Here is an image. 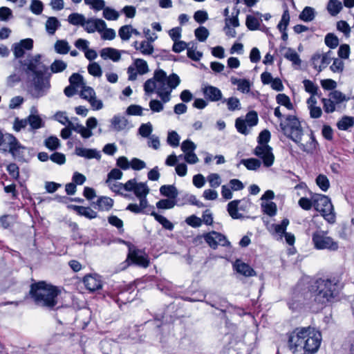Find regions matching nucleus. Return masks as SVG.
<instances>
[{
  "label": "nucleus",
  "instance_id": "obj_4",
  "mask_svg": "<svg viewBox=\"0 0 354 354\" xmlns=\"http://www.w3.org/2000/svg\"><path fill=\"white\" fill-rule=\"evenodd\" d=\"M59 290L57 288L44 281H39L31 285L30 295L35 304L53 308L57 304V296Z\"/></svg>",
  "mask_w": 354,
  "mask_h": 354
},
{
  "label": "nucleus",
  "instance_id": "obj_19",
  "mask_svg": "<svg viewBox=\"0 0 354 354\" xmlns=\"http://www.w3.org/2000/svg\"><path fill=\"white\" fill-rule=\"evenodd\" d=\"M75 151V154L80 157H84L87 159L96 158L97 160L101 158L100 152L97 149L76 147Z\"/></svg>",
  "mask_w": 354,
  "mask_h": 354
},
{
  "label": "nucleus",
  "instance_id": "obj_61",
  "mask_svg": "<svg viewBox=\"0 0 354 354\" xmlns=\"http://www.w3.org/2000/svg\"><path fill=\"white\" fill-rule=\"evenodd\" d=\"M139 133L144 138H149L153 131V127L150 122L142 124L138 129Z\"/></svg>",
  "mask_w": 354,
  "mask_h": 354
},
{
  "label": "nucleus",
  "instance_id": "obj_50",
  "mask_svg": "<svg viewBox=\"0 0 354 354\" xmlns=\"http://www.w3.org/2000/svg\"><path fill=\"white\" fill-rule=\"evenodd\" d=\"M316 183L324 192H326L330 187L329 180L327 176L324 174H319L316 178Z\"/></svg>",
  "mask_w": 354,
  "mask_h": 354
},
{
  "label": "nucleus",
  "instance_id": "obj_34",
  "mask_svg": "<svg viewBox=\"0 0 354 354\" xmlns=\"http://www.w3.org/2000/svg\"><path fill=\"white\" fill-rule=\"evenodd\" d=\"M284 57L292 62L293 64L299 66L301 59L297 53L292 48H288L283 55Z\"/></svg>",
  "mask_w": 354,
  "mask_h": 354
},
{
  "label": "nucleus",
  "instance_id": "obj_37",
  "mask_svg": "<svg viewBox=\"0 0 354 354\" xmlns=\"http://www.w3.org/2000/svg\"><path fill=\"white\" fill-rule=\"evenodd\" d=\"M151 215L153 216L155 219L160 223L164 228L169 230H172L174 227L173 223L170 222L167 218L162 215H159L156 214L155 212L152 211Z\"/></svg>",
  "mask_w": 354,
  "mask_h": 354
},
{
  "label": "nucleus",
  "instance_id": "obj_48",
  "mask_svg": "<svg viewBox=\"0 0 354 354\" xmlns=\"http://www.w3.org/2000/svg\"><path fill=\"white\" fill-rule=\"evenodd\" d=\"M180 137L178 133L175 131H171L168 132L167 142L168 145L173 147H176L179 145Z\"/></svg>",
  "mask_w": 354,
  "mask_h": 354
},
{
  "label": "nucleus",
  "instance_id": "obj_47",
  "mask_svg": "<svg viewBox=\"0 0 354 354\" xmlns=\"http://www.w3.org/2000/svg\"><path fill=\"white\" fill-rule=\"evenodd\" d=\"M303 84L306 92L310 93L313 95H318L319 97L320 96V95L318 94L319 88L313 82L309 80H304L303 81Z\"/></svg>",
  "mask_w": 354,
  "mask_h": 354
},
{
  "label": "nucleus",
  "instance_id": "obj_30",
  "mask_svg": "<svg viewBox=\"0 0 354 354\" xmlns=\"http://www.w3.org/2000/svg\"><path fill=\"white\" fill-rule=\"evenodd\" d=\"M226 328L229 329V332L225 335V337L230 339L229 344H233L237 341V328L234 324L230 323L228 321L225 322Z\"/></svg>",
  "mask_w": 354,
  "mask_h": 354
},
{
  "label": "nucleus",
  "instance_id": "obj_52",
  "mask_svg": "<svg viewBox=\"0 0 354 354\" xmlns=\"http://www.w3.org/2000/svg\"><path fill=\"white\" fill-rule=\"evenodd\" d=\"M80 95L82 98L88 101L95 96V92L93 88L84 84L81 87Z\"/></svg>",
  "mask_w": 354,
  "mask_h": 354
},
{
  "label": "nucleus",
  "instance_id": "obj_55",
  "mask_svg": "<svg viewBox=\"0 0 354 354\" xmlns=\"http://www.w3.org/2000/svg\"><path fill=\"white\" fill-rule=\"evenodd\" d=\"M137 50H140L145 55H149L153 53V46L149 41H142L140 43Z\"/></svg>",
  "mask_w": 354,
  "mask_h": 354
},
{
  "label": "nucleus",
  "instance_id": "obj_35",
  "mask_svg": "<svg viewBox=\"0 0 354 354\" xmlns=\"http://www.w3.org/2000/svg\"><path fill=\"white\" fill-rule=\"evenodd\" d=\"M54 47L56 53L62 55L67 54L71 49V46L66 40H57Z\"/></svg>",
  "mask_w": 354,
  "mask_h": 354
},
{
  "label": "nucleus",
  "instance_id": "obj_45",
  "mask_svg": "<svg viewBox=\"0 0 354 354\" xmlns=\"http://www.w3.org/2000/svg\"><path fill=\"white\" fill-rule=\"evenodd\" d=\"M277 102L286 107L288 110L293 109V104L290 102V97L284 93L278 94L276 97Z\"/></svg>",
  "mask_w": 354,
  "mask_h": 354
},
{
  "label": "nucleus",
  "instance_id": "obj_42",
  "mask_svg": "<svg viewBox=\"0 0 354 354\" xmlns=\"http://www.w3.org/2000/svg\"><path fill=\"white\" fill-rule=\"evenodd\" d=\"M133 192L138 198L144 197L147 196L149 189L146 183H139L136 184Z\"/></svg>",
  "mask_w": 354,
  "mask_h": 354
},
{
  "label": "nucleus",
  "instance_id": "obj_8",
  "mask_svg": "<svg viewBox=\"0 0 354 354\" xmlns=\"http://www.w3.org/2000/svg\"><path fill=\"white\" fill-rule=\"evenodd\" d=\"M313 207L322 216L330 223L335 221V215L333 206L330 199L322 194H315L313 196Z\"/></svg>",
  "mask_w": 354,
  "mask_h": 354
},
{
  "label": "nucleus",
  "instance_id": "obj_46",
  "mask_svg": "<svg viewBox=\"0 0 354 354\" xmlns=\"http://www.w3.org/2000/svg\"><path fill=\"white\" fill-rule=\"evenodd\" d=\"M187 54L189 58L194 61H198L203 55L202 53L196 50V45L194 43L188 46Z\"/></svg>",
  "mask_w": 354,
  "mask_h": 354
},
{
  "label": "nucleus",
  "instance_id": "obj_9",
  "mask_svg": "<svg viewBox=\"0 0 354 354\" xmlns=\"http://www.w3.org/2000/svg\"><path fill=\"white\" fill-rule=\"evenodd\" d=\"M312 241L314 248L317 250H327L337 251L339 248L338 242L328 236V232L317 230L312 235Z\"/></svg>",
  "mask_w": 354,
  "mask_h": 354
},
{
  "label": "nucleus",
  "instance_id": "obj_38",
  "mask_svg": "<svg viewBox=\"0 0 354 354\" xmlns=\"http://www.w3.org/2000/svg\"><path fill=\"white\" fill-rule=\"evenodd\" d=\"M28 120L31 129H38L44 126V122L38 115H30L28 117Z\"/></svg>",
  "mask_w": 354,
  "mask_h": 354
},
{
  "label": "nucleus",
  "instance_id": "obj_23",
  "mask_svg": "<svg viewBox=\"0 0 354 354\" xmlns=\"http://www.w3.org/2000/svg\"><path fill=\"white\" fill-rule=\"evenodd\" d=\"M300 149L308 153H313L318 145L317 140L313 133L309 134V140L306 143L303 144L300 142V143L297 144Z\"/></svg>",
  "mask_w": 354,
  "mask_h": 354
},
{
  "label": "nucleus",
  "instance_id": "obj_14",
  "mask_svg": "<svg viewBox=\"0 0 354 354\" xmlns=\"http://www.w3.org/2000/svg\"><path fill=\"white\" fill-rule=\"evenodd\" d=\"M257 122V113L252 111L246 114L245 119L241 118H237L236 120L235 126L239 133L246 135L249 132L248 127H252L255 126Z\"/></svg>",
  "mask_w": 354,
  "mask_h": 354
},
{
  "label": "nucleus",
  "instance_id": "obj_11",
  "mask_svg": "<svg viewBox=\"0 0 354 354\" xmlns=\"http://www.w3.org/2000/svg\"><path fill=\"white\" fill-rule=\"evenodd\" d=\"M41 55L37 54L27 59L24 62V66L27 68L26 72H31L33 77L50 73L49 68L41 62Z\"/></svg>",
  "mask_w": 354,
  "mask_h": 354
},
{
  "label": "nucleus",
  "instance_id": "obj_56",
  "mask_svg": "<svg viewBox=\"0 0 354 354\" xmlns=\"http://www.w3.org/2000/svg\"><path fill=\"white\" fill-rule=\"evenodd\" d=\"M325 44L330 48H335L339 45V39L333 33H328L324 39Z\"/></svg>",
  "mask_w": 354,
  "mask_h": 354
},
{
  "label": "nucleus",
  "instance_id": "obj_29",
  "mask_svg": "<svg viewBox=\"0 0 354 354\" xmlns=\"http://www.w3.org/2000/svg\"><path fill=\"white\" fill-rule=\"evenodd\" d=\"M328 97L337 107L341 103L348 101V98L339 91L334 90L329 93Z\"/></svg>",
  "mask_w": 354,
  "mask_h": 354
},
{
  "label": "nucleus",
  "instance_id": "obj_13",
  "mask_svg": "<svg viewBox=\"0 0 354 354\" xmlns=\"http://www.w3.org/2000/svg\"><path fill=\"white\" fill-rule=\"evenodd\" d=\"M224 13L226 17L225 18V26L224 27V30L225 34L229 37H235L236 35V30L234 28L238 27L239 26V22L238 19V15L239 14V10L236 7L233 8V11L232 12L231 15H229V10L227 8H225Z\"/></svg>",
  "mask_w": 354,
  "mask_h": 354
},
{
  "label": "nucleus",
  "instance_id": "obj_10",
  "mask_svg": "<svg viewBox=\"0 0 354 354\" xmlns=\"http://www.w3.org/2000/svg\"><path fill=\"white\" fill-rule=\"evenodd\" d=\"M2 151L9 152L15 159L19 161H24L28 153V149L23 146L12 134L6 137Z\"/></svg>",
  "mask_w": 354,
  "mask_h": 354
},
{
  "label": "nucleus",
  "instance_id": "obj_49",
  "mask_svg": "<svg viewBox=\"0 0 354 354\" xmlns=\"http://www.w3.org/2000/svg\"><path fill=\"white\" fill-rule=\"evenodd\" d=\"M321 101L325 113H332L336 111L337 106L329 97H322Z\"/></svg>",
  "mask_w": 354,
  "mask_h": 354
},
{
  "label": "nucleus",
  "instance_id": "obj_36",
  "mask_svg": "<svg viewBox=\"0 0 354 354\" xmlns=\"http://www.w3.org/2000/svg\"><path fill=\"white\" fill-rule=\"evenodd\" d=\"M67 68V63L61 59H55L50 65V73L63 72Z\"/></svg>",
  "mask_w": 354,
  "mask_h": 354
},
{
  "label": "nucleus",
  "instance_id": "obj_53",
  "mask_svg": "<svg viewBox=\"0 0 354 354\" xmlns=\"http://www.w3.org/2000/svg\"><path fill=\"white\" fill-rule=\"evenodd\" d=\"M176 205V201L174 199L167 198L161 199L156 203V207L158 209H171Z\"/></svg>",
  "mask_w": 354,
  "mask_h": 354
},
{
  "label": "nucleus",
  "instance_id": "obj_12",
  "mask_svg": "<svg viewBox=\"0 0 354 354\" xmlns=\"http://www.w3.org/2000/svg\"><path fill=\"white\" fill-rule=\"evenodd\" d=\"M251 205V202L247 199L234 200L228 203L227 212L232 218L242 219L245 216L239 212H246Z\"/></svg>",
  "mask_w": 354,
  "mask_h": 354
},
{
  "label": "nucleus",
  "instance_id": "obj_54",
  "mask_svg": "<svg viewBox=\"0 0 354 354\" xmlns=\"http://www.w3.org/2000/svg\"><path fill=\"white\" fill-rule=\"evenodd\" d=\"M44 145L48 149L54 151L60 146V142L56 136H50L45 140Z\"/></svg>",
  "mask_w": 354,
  "mask_h": 354
},
{
  "label": "nucleus",
  "instance_id": "obj_22",
  "mask_svg": "<svg viewBox=\"0 0 354 354\" xmlns=\"http://www.w3.org/2000/svg\"><path fill=\"white\" fill-rule=\"evenodd\" d=\"M205 97L211 101H217L221 97V91L212 86H205L203 89Z\"/></svg>",
  "mask_w": 354,
  "mask_h": 354
},
{
  "label": "nucleus",
  "instance_id": "obj_63",
  "mask_svg": "<svg viewBox=\"0 0 354 354\" xmlns=\"http://www.w3.org/2000/svg\"><path fill=\"white\" fill-rule=\"evenodd\" d=\"M143 108L140 105L131 104L126 110V113L129 115H143Z\"/></svg>",
  "mask_w": 354,
  "mask_h": 354
},
{
  "label": "nucleus",
  "instance_id": "obj_43",
  "mask_svg": "<svg viewBox=\"0 0 354 354\" xmlns=\"http://www.w3.org/2000/svg\"><path fill=\"white\" fill-rule=\"evenodd\" d=\"M241 163L250 170H257L261 165V161L256 158L243 159Z\"/></svg>",
  "mask_w": 354,
  "mask_h": 354
},
{
  "label": "nucleus",
  "instance_id": "obj_31",
  "mask_svg": "<svg viewBox=\"0 0 354 354\" xmlns=\"http://www.w3.org/2000/svg\"><path fill=\"white\" fill-rule=\"evenodd\" d=\"M315 17V10L313 8L306 6L299 15V19L305 22H310Z\"/></svg>",
  "mask_w": 354,
  "mask_h": 354
},
{
  "label": "nucleus",
  "instance_id": "obj_24",
  "mask_svg": "<svg viewBox=\"0 0 354 354\" xmlns=\"http://www.w3.org/2000/svg\"><path fill=\"white\" fill-rule=\"evenodd\" d=\"M71 207L74 209L79 215L85 216L87 218L92 219L97 216L96 212L93 210L89 207L72 205Z\"/></svg>",
  "mask_w": 354,
  "mask_h": 354
},
{
  "label": "nucleus",
  "instance_id": "obj_40",
  "mask_svg": "<svg viewBox=\"0 0 354 354\" xmlns=\"http://www.w3.org/2000/svg\"><path fill=\"white\" fill-rule=\"evenodd\" d=\"M133 66L140 75L146 74L149 71L147 62L142 59H136Z\"/></svg>",
  "mask_w": 354,
  "mask_h": 354
},
{
  "label": "nucleus",
  "instance_id": "obj_26",
  "mask_svg": "<svg viewBox=\"0 0 354 354\" xmlns=\"http://www.w3.org/2000/svg\"><path fill=\"white\" fill-rule=\"evenodd\" d=\"M100 55L104 59H111L113 62H118L120 59L119 51L113 48H104L100 52Z\"/></svg>",
  "mask_w": 354,
  "mask_h": 354
},
{
  "label": "nucleus",
  "instance_id": "obj_21",
  "mask_svg": "<svg viewBox=\"0 0 354 354\" xmlns=\"http://www.w3.org/2000/svg\"><path fill=\"white\" fill-rule=\"evenodd\" d=\"M203 236L205 242L213 249H216L221 241V235L215 231L207 233Z\"/></svg>",
  "mask_w": 354,
  "mask_h": 354
},
{
  "label": "nucleus",
  "instance_id": "obj_3",
  "mask_svg": "<svg viewBox=\"0 0 354 354\" xmlns=\"http://www.w3.org/2000/svg\"><path fill=\"white\" fill-rule=\"evenodd\" d=\"M339 288V280L334 277L316 279L310 285L309 290L316 303L326 305L333 302L337 297Z\"/></svg>",
  "mask_w": 354,
  "mask_h": 354
},
{
  "label": "nucleus",
  "instance_id": "obj_59",
  "mask_svg": "<svg viewBox=\"0 0 354 354\" xmlns=\"http://www.w3.org/2000/svg\"><path fill=\"white\" fill-rule=\"evenodd\" d=\"M69 82L71 86L76 87H82L85 84L83 77L78 73H73L69 77Z\"/></svg>",
  "mask_w": 354,
  "mask_h": 354
},
{
  "label": "nucleus",
  "instance_id": "obj_64",
  "mask_svg": "<svg viewBox=\"0 0 354 354\" xmlns=\"http://www.w3.org/2000/svg\"><path fill=\"white\" fill-rule=\"evenodd\" d=\"M89 74L95 77H100L102 74V68L97 62H93L88 66Z\"/></svg>",
  "mask_w": 354,
  "mask_h": 354
},
{
  "label": "nucleus",
  "instance_id": "obj_58",
  "mask_svg": "<svg viewBox=\"0 0 354 354\" xmlns=\"http://www.w3.org/2000/svg\"><path fill=\"white\" fill-rule=\"evenodd\" d=\"M195 36L199 41H205L209 36L208 30L204 26H200L194 31Z\"/></svg>",
  "mask_w": 354,
  "mask_h": 354
},
{
  "label": "nucleus",
  "instance_id": "obj_57",
  "mask_svg": "<svg viewBox=\"0 0 354 354\" xmlns=\"http://www.w3.org/2000/svg\"><path fill=\"white\" fill-rule=\"evenodd\" d=\"M226 104L228 110L231 111H234L236 110H240L241 109V103L239 100L234 97H231L226 100Z\"/></svg>",
  "mask_w": 354,
  "mask_h": 354
},
{
  "label": "nucleus",
  "instance_id": "obj_62",
  "mask_svg": "<svg viewBox=\"0 0 354 354\" xmlns=\"http://www.w3.org/2000/svg\"><path fill=\"white\" fill-rule=\"evenodd\" d=\"M43 3L39 0H32L30 9L31 12L37 15H40L43 11Z\"/></svg>",
  "mask_w": 354,
  "mask_h": 354
},
{
  "label": "nucleus",
  "instance_id": "obj_44",
  "mask_svg": "<svg viewBox=\"0 0 354 354\" xmlns=\"http://www.w3.org/2000/svg\"><path fill=\"white\" fill-rule=\"evenodd\" d=\"M342 8V3L337 0H330L327 6L329 13L333 16L337 15Z\"/></svg>",
  "mask_w": 354,
  "mask_h": 354
},
{
  "label": "nucleus",
  "instance_id": "obj_32",
  "mask_svg": "<svg viewBox=\"0 0 354 354\" xmlns=\"http://www.w3.org/2000/svg\"><path fill=\"white\" fill-rule=\"evenodd\" d=\"M261 19L256 17L254 15H247L245 20V25L250 30H256L260 29V23Z\"/></svg>",
  "mask_w": 354,
  "mask_h": 354
},
{
  "label": "nucleus",
  "instance_id": "obj_5",
  "mask_svg": "<svg viewBox=\"0 0 354 354\" xmlns=\"http://www.w3.org/2000/svg\"><path fill=\"white\" fill-rule=\"evenodd\" d=\"M270 140V133L268 130L262 131L258 136V145L254 150V153L263 160L264 166L269 167L272 165L274 156L272 149L268 143Z\"/></svg>",
  "mask_w": 354,
  "mask_h": 354
},
{
  "label": "nucleus",
  "instance_id": "obj_39",
  "mask_svg": "<svg viewBox=\"0 0 354 354\" xmlns=\"http://www.w3.org/2000/svg\"><path fill=\"white\" fill-rule=\"evenodd\" d=\"M354 125V119L352 117L344 116L337 124L339 130L346 131Z\"/></svg>",
  "mask_w": 354,
  "mask_h": 354
},
{
  "label": "nucleus",
  "instance_id": "obj_17",
  "mask_svg": "<svg viewBox=\"0 0 354 354\" xmlns=\"http://www.w3.org/2000/svg\"><path fill=\"white\" fill-rule=\"evenodd\" d=\"M83 282L86 288L91 291H95L102 288L101 278L97 274H88L84 277Z\"/></svg>",
  "mask_w": 354,
  "mask_h": 354
},
{
  "label": "nucleus",
  "instance_id": "obj_25",
  "mask_svg": "<svg viewBox=\"0 0 354 354\" xmlns=\"http://www.w3.org/2000/svg\"><path fill=\"white\" fill-rule=\"evenodd\" d=\"M160 193L161 195L175 201L178 195V189L172 185H165L161 186L160 187Z\"/></svg>",
  "mask_w": 354,
  "mask_h": 354
},
{
  "label": "nucleus",
  "instance_id": "obj_60",
  "mask_svg": "<svg viewBox=\"0 0 354 354\" xmlns=\"http://www.w3.org/2000/svg\"><path fill=\"white\" fill-rule=\"evenodd\" d=\"M261 207L263 212L270 216H273L277 213V205L273 202L267 203L266 204L262 203Z\"/></svg>",
  "mask_w": 354,
  "mask_h": 354
},
{
  "label": "nucleus",
  "instance_id": "obj_28",
  "mask_svg": "<svg viewBox=\"0 0 354 354\" xmlns=\"http://www.w3.org/2000/svg\"><path fill=\"white\" fill-rule=\"evenodd\" d=\"M96 205L100 211H109L113 205V201L109 197L101 196L97 199Z\"/></svg>",
  "mask_w": 354,
  "mask_h": 354
},
{
  "label": "nucleus",
  "instance_id": "obj_6",
  "mask_svg": "<svg viewBox=\"0 0 354 354\" xmlns=\"http://www.w3.org/2000/svg\"><path fill=\"white\" fill-rule=\"evenodd\" d=\"M280 127L283 133L297 144L300 143L303 136V129L299 119L289 115L284 122H280Z\"/></svg>",
  "mask_w": 354,
  "mask_h": 354
},
{
  "label": "nucleus",
  "instance_id": "obj_7",
  "mask_svg": "<svg viewBox=\"0 0 354 354\" xmlns=\"http://www.w3.org/2000/svg\"><path fill=\"white\" fill-rule=\"evenodd\" d=\"M51 73L33 77L28 87V93L33 98L39 99L46 95L51 87Z\"/></svg>",
  "mask_w": 354,
  "mask_h": 354
},
{
  "label": "nucleus",
  "instance_id": "obj_18",
  "mask_svg": "<svg viewBox=\"0 0 354 354\" xmlns=\"http://www.w3.org/2000/svg\"><path fill=\"white\" fill-rule=\"evenodd\" d=\"M234 269L239 274L245 277L256 275V272L248 264L237 259L233 264Z\"/></svg>",
  "mask_w": 354,
  "mask_h": 354
},
{
  "label": "nucleus",
  "instance_id": "obj_15",
  "mask_svg": "<svg viewBox=\"0 0 354 354\" xmlns=\"http://www.w3.org/2000/svg\"><path fill=\"white\" fill-rule=\"evenodd\" d=\"M127 260H130L133 263L142 268H147L149 266L147 254L144 251L136 249L134 246L129 247Z\"/></svg>",
  "mask_w": 354,
  "mask_h": 354
},
{
  "label": "nucleus",
  "instance_id": "obj_2",
  "mask_svg": "<svg viewBox=\"0 0 354 354\" xmlns=\"http://www.w3.org/2000/svg\"><path fill=\"white\" fill-rule=\"evenodd\" d=\"M180 80L178 75L172 73L167 76V73L162 69L154 71L153 77L147 80L144 84V91L146 95H151L156 93L164 104L171 100V93L180 84Z\"/></svg>",
  "mask_w": 354,
  "mask_h": 354
},
{
  "label": "nucleus",
  "instance_id": "obj_33",
  "mask_svg": "<svg viewBox=\"0 0 354 354\" xmlns=\"http://www.w3.org/2000/svg\"><path fill=\"white\" fill-rule=\"evenodd\" d=\"M288 224L289 220L288 218H283L280 224H274L272 225L274 232L279 236L281 240L286 232V230Z\"/></svg>",
  "mask_w": 354,
  "mask_h": 354
},
{
  "label": "nucleus",
  "instance_id": "obj_1",
  "mask_svg": "<svg viewBox=\"0 0 354 354\" xmlns=\"http://www.w3.org/2000/svg\"><path fill=\"white\" fill-rule=\"evenodd\" d=\"M321 333L311 327L297 328L290 334L288 347L293 354H313L317 351Z\"/></svg>",
  "mask_w": 354,
  "mask_h": 354
},
{
  "label": "nucleus",
  "instance_id": "obj_20",
  "mask_svg": "<svg viewBox=\"0 0 354 354\" xmlns=\"http://www.w3.org/2000/svg\"><path fill=\"white\" fill-rule=\"evenodd\" d=\"M111 124L113 130L120 131L127 127L129 121L124 116L116 115L111 119Z\"/></svg>",
  "mask_w": 354,
  "mask_h": 354
},
{
  "label": "nucleus",
  "instance_id": "obj_27",
  "mask_svg": "<svg viewBox=\"0 0 354 354\" xmlns=\"http://www.w3.org/2000/svg\"><path fill=\"white\" fill-rule=\"evenodd\" d=\"M61 26V24L55 17H50L45 24V28L49 35H53Z\"/></svg>",
  "mask_w": 354,
  "mask_h": 354
},
{
  "label": "nucleus",
  "instance_id": "obj_51",
  "mask_svg": "<svg viewBox=\"0 0 354 354\" xmlns=\"http://www.w3.org/2000/svg\"><path fill=\"white\" fill-rule=\"evenodd\" d=\"M102 10L103 17L107 20H117L120 16L119 12L111 8L104 6Z\"/></svg>",
  "mask_w": 354,
  "mask_h": 354
},
{
  "label": "nucleus",
  "instance_id": "obj_41",
  "mask_svg": "<svg viewBox=\"0 0 354 354\" xmlns=\"http://www.w3.org/2000/svg\"><path fill=\"white\" fill-rule=\"evenodd\" d=\"M85 17L83 15L79 13H72L68 17V21L71 24L75 26H83L85 24Z\"/></svg>",
  "mask_w": 354,
  "mask_h": 354
},
{
  "label": "nucleus",
  "instance_id": "obj_16",
  "mask_svg": "<svg viewBox=\"0 0 354 354\" xmlns=\"http://www.w3.org/2000/svg\"><path fill=\"white\" fill-rule=\"evenodd\" d=\"M33 48V40L28 38L21 40L14 44L13 53L16 58L22 57L24 55V50H31Z\"/></svg>",
  "mask_w": 354,
  "mask_h": 354
}]
</instances>
